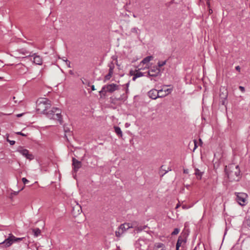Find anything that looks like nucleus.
Segmentation results:
<instances>
[{"instance_id":"obj_1","label":"nucleus","mask_w":250,"mask_h":250,"mask_svg":"<svg viewBox=\"0 0 250 250\" xmlns=\"http://www.w3.org/2000/svg\"><path fill=\"white\" fill-rule=\"evenodd\" d=\"M225 170L230 181L239 180L240 170L238 165L234 164H229L226 167Z\"/></svg>"},{"instance_id":"obj_2","label":"nucleus","mask_w":250,"mask_h":250,"mask_svg":"<svg viewBox=\"0 0 250 250\" xmlns=\"http://www.w3.org/2000/svg\"><path fill=\"white\" fill-rule=\"evenodd\" d=\"M51 105V101L47 98L39 99L37 101L36 110L39 113L46 114V110Z\"/></svg>"},{"instance_id":"obj_3","label":"nucleus","mask_w":250,"mask_h":250,"mask_svg":"<svg viewBox=\"0 0 250 250\" xmlns=\"http://www.w3.org/2000/svg\"><path fill=\"white\" fill-rule=\"evenodd\" d=\"M47 118L50 119L57 120L60 124L62 123V116L61 109L58 108H53L51 110L48 111L46 114Z\"/></svg>"},{"instance_id":"obj_4","label":"nucleus","mask_w":250,"mask_h":250,"mask_svg":"<svg viewBox=\"0 0 250 250\" xmlns=\"http://www.w3.org/2000/svg\"><path fill=\"white\" fill-rule=\"evenodd\" d=\"M24 238V237L17 238L12 233H10L8 237L4 241L0 243V245H2L5 248H7L11 246L13 243L21 241Z\"/></svg>"},{"instance_id":"obj_5","label":"nucleus","mask_w":250,"mask_h":250,"mask_svg":"<svg viewBox=\"0 0 250 250\" xmlns=\"http://www.w3.org/2000/svg\"><path fill=\"white\" fill-rule=\"evenodd\" d=\"M163 92V89L157 90L155 89L150 90L148 92V96L152 99L155 100L157 98H163L167 96V94H161Z\"/></svg>"},{"instance_id":"obj_6","label":"nucleus","mask_w":250,"mask_h":250,"mask_svg":"<svg viewBox=\"0 0 250 250\" xmlns=\"http://www.w3.org/2000/svg\"><path fill=\"white\" fill-rule=\"evenodd\" d=\"M166 63H158L156 66L151 67L149 69L147 74L150 77H156L160 72V67L163 66Z\"/></svg>"},{"instance_id":"obj_7","label":"nucleus","mask_w":250,"mask_h":250,"mask_svg":"<svg viewBox=\"0 0 250 250\" xmlns=\"http://www.w3.org/2000/svg\"><path fill=\"white\" fill-rule=\"evenodd\" d=\"M119 86L116 84L111 83L104 85L101 91H99L100 94L104 92L112 93L118 89Z\"/></svg>"},{"instance_id":"obj_8","label":"nucleus","mask_w":250,"mask_h":250,"mask_svg":"<svg viewBox=\"0 0 250 250\" xmlns=\"http://www.w3.org/2000/svg\"><path fill=\"white\" fill-rule=\"evenodd\" d=\"M17 151L30 160H33L34 158V156L27 149L23 148L22 146H19L17 148Z\"/></svg>"},{"instance_id":"obj_9","label":"nucleus","mask_w":250,"mask_h":250,"mask_svg":"<svg viewBox=\"0 0 250 250\" xmlns=\"http://www.w3.org/2000/svg\"><path fill=\"white\" fill-rule=\"evenodd\" d=\"M248 195L245 193H237L236 194V200L241 206H244L247 203Z\"/></svg>"},{"instance_id":"obj_10","label":"nucleus","mask_w":250,"mask_h":250,"mask_svg":"<svg viewBox=\"0 0 250 250\" xmlns=\"http://www.w3.org/2000/svg\"><path fill=\"white\" fill-rule=\"evenodd\" d=\"M24 59V61L25 62L30 61L32 62H42V57L36 53L28 57H26Z\"/></svg>"},{"instance_id":"obj_11","label":"nucleus","mask_w":250,"mask_h":250,"mask_svg":"<svg viewBox=\"0 0 250 250\" xmlns=\"http://www.w3.org/2000/svg\"><path fill=\"white\" fill-rule=\"evenodd\" d=\"M72 161L73 170L76 173L82 166L81 161H79L74 157L72 158Z\"/></svg>"},{"instance_id":"obj_12","label":"nucleus","mask_w":250,"mask_h":250,"mask_svg":"<svg viewBox=\"0 0 250 250\" xmlns=\"http://www.w3.org/2000/svg\"><path fill=\"white\" fill-rule=\"evenodd\" d=\"M129 74L130 76H133L132 80L135 81V80L139 77H142L144 75V74L138 70H131L129 71Z\"/></svg>"},{"instance_id":"obj_13","label":"nucleus","mask_w":250,"mask_h":250,"mask_svg":"<svg viewBox=\"0 0 250 250\" xmlns=\"http://www.w3.org/2000/svg\"><path fill=\"white\" fill-rule=\"evenodd\" d=\"M109 69L108 73L104 77V82H105L106 81L109 80L111 77H112L113 74V69H114V63H111L108 65Z\"/></svg>"},{"instance_id":"obj_14","label":"nucleus","mask_w":250,"mask_h":250,"mask_svg":"<svg viewBox=\"0 0 250 250\" xmlns=\"http://www.w3.org/2000/svg\"><path fill=\"white\" fill-rule=\"evenodd\" d=\"M120 229L123 230V232L124 233L126 230L130 228H133L134 226L132 223H124L121 225L120 226Z\"/></svg>"},{"instance_id":"obj_15","label":"nucleus","mask_w":250,"mask_h":250,"mask_svg":"<svg viewBox=\"0 0 250 250\" xmlns=\"http://www.w3.org/2000/svg\"><path fill=\"white\" fill-rule=\"evenodd\" d=\"M81 212V207L78 204H77L73 208L72 213H73L74 215H77L78 214H79Z\"/></svg>"},{"instance_id":"obj_16","label":"nucleus","mask_w":250,"mask_h":250,"mask_svg":"<svg viewBox=\"0 0 250 250\" xmlns=\"http://www.w3.org/2000/svg\"><path fill=\"white\" fill-rule=\"evenodd\" d=\"M137 243L140 245V249L142 250H146L147 249V246H144L146 244V241L144 239H139Z\"/></svg>"},{"instance_id":"obj_17","label":"nucleus","mask_w":250,"mask_h":250,"mask_svg":"<svg viewBox=\"0 0 250 250\" xmlns=\"http://www.w3.org/2000/svg\"><path fill=\"white\" fill-rule=\"evenodd\" d=\"M114 130L116 134L119 136L120 137H122L123 136V133L122 131L119 126H115L114 127Z\"/></svg>"},{"instance_id":"obj_18","label":"nucleus","mask_w":250,"mask_h":250,"mask_svg":"<svg viewBox=\"0 0 250 250\" xmlns=\"http://www.w3.org/2000/svg\"><path fill=\"white\" fill-rule=\"evenodd\" d=\"M132 224H133V225L135 227H134L133 228H135V231H136L137 232L141 231L142 230H143L144 229H145L146 228V226H144L143 227H137L136 226V222L132 223Z\"/></svg>"},{"instance_id":"obj_19","label":"nucleus","mask_w":250,"mask_h":250,"mask_svg":"<svg viewBox=\"0 0 250 250\" xmlns=\"http://www.w3.org/2000/svg\"><path fill=\"white\" fill-rule=\"evenodd\" d=\"M186 242V238L184 236H180L178 239L177 243H180L179 245L181 246L183 243H185Z\"/></svg>"},{"instance_id":"obj_20","label":"nucleus","mask_w":250,"mask_h":250,"mask_svg":"<svg viewBox=\"0 0 250 250\" xmlns=\"http://www.w3.org/2000/svg\"><path fill=\"white\" fill-rule=\"evenodd\" d=\"M195 174L197 177V178L200 180L202 178L203 172H201L198 169L196 168L195 169Z\"/></svg>"},{"instance_id":"obj_21","label":"nucleus","mask_w":250,"mask_h":250,"mask_svg":"<svg viewBox=\"0 0 250 250\" xmlns=\"http://www.w3.org/2000/svg\"><path fill=\"white\" fill-rule=\"evenodd\" d=\"M165 249V246L163 243H157L155 244L154 250Z\"/></svg>"},{"instance_id":"obj_22","label":"nucleus","mask_w":250,"mask_h":250,"mask_svg":"<svg viewBox=\"0 0 250 250\" xmlns=\"http://www.w3.org/2000/svg\"><path fill=\"white\" fill-rule=\"evenodd\" d=\"M153 57L152 56H149L146 57L145 59H144L143 60H142L141 62H149L150 61H153Z\"/></svg>"},{"instance_id":"obj_23","label":"nucleus","mask_w":250,"mask_h":250,"mask_svg":"<svg viewBox=\"0 0 250 250\" xmlns=\"http://www.w3.org/2000/svg\"><path fill=\"white\" fill-rule=\"evenodd\" d=\"M244 225L247 226L250 229V217L246 218L244 222Z\"/></svg>"},{"instance_id":"obj_24","label":"nucleus","mask_w":250,"mask_h":250,"mask_svg":"<svg viewBox=\"0 0 250 250\" xmlns=\"http://www.w3.org/2000/svg\"><path fill=\"white\" fill-rule=\"evenodd\" d=\"M34 235L36 237L38 236L41 234V230L39 228H36L33 229Z\"/></svg>"},{"instance_id":"obj_25","label":"nucleus","mask_w":250,"mask_h":250,"mask_svg":"<svg viewBox=\"0 0 250 250\" xmlns=\"http://www.w3.org/2000/svg\"><path fill=\"white\" fill-rule=\"evenodd\" d=\"M124 233L123 232V230H122L121 229H120V227H119L118 230L115 231V235L117 237H120L122 234Z\"/></svg>"},{"instance_id":"obj_26","label":"nucleus","mask_w":250,"mask_h":250,"mask_svg":"<svg viewBox=\"0 0 250 250\" xmlns=\"http://www.w3.org/2000/svg\"><path fill=\"white\" fill-rule=\"evenodd\" d=\"M172 91V89L167 88L165 89H163V92H164L165 94H167V95L168 94L170 93Z\"/></svg>"},{"instance_id":"obj_27","label":"nucleus","mask_w":250,"mask_h":250,"mask_svg":"<svg viewBox=\"0 0 250 250\" xmlns=\"http://www.w3.org/2000/svg\"><path fill=\"white\" fill-rule=\"evenodd\" d=\"M163 166H162L161 167V169H160V172H161L162 171H165V172L163 174H162V176H163L166 173H167L168 171H170L171 169H169V168H168V170H166L165 169H163Z\"/></svg>"},{"instance_id":"obj_28","label":"nucleus","mask_w":250,"mask_h":250,"mask_svg":"<svg viewBox=\"0 0 250 250\" xmlns=\"http://www.w3.org/2000/svg\"><path fill=\"white\" fill-rule=\"evenodd\" d=\"M180 231V229L178 228H175L173 231L171 233V235H176Z\"/></svg>"},{"instance_id":"obj_29","label":"nucleus","mask_w":250,"mask_h":250,"mask_svg":"<svg viewBox=\"0 0 250 250\" xmlns=\"http://www.w3.org/2000/svg\"><path fill=\"white\" fill-rule=\"evenodd\" d=\"M21 180L24 184H26L29 182V181L25 178H22Z\"/></svg>"},{"instance_id":"obj_30","label":"nucleus","mask_w":250,"mask_h":250,"mask_svg":"<svg viewBox=\"0 0 250 250\" xmlns=\"http://www.w3.org/2000/svg\"><path fill=\"white\" fill-rule=\"evenodd\" d=\"M221 95H222L221 94H220V96L221 97V98L224 99V100H225L227 97L228 93L227 91L226 92L225 94L224 95V97H221Z\"/></svg>"},{"instance_id":"obj_31","label":"nucleus","mask_w":250,"mask_h":250,"mask_svg":"<svg viewBox=\"0 0 250 250\" xmlns=\"http://www.w3.org/2000/svg\"><path fill=\"white\" fill-rule=\"evenodd\" d=\"M197 143L196 140H194V147L193 148V151H194L195 149L197 147Z\"/></svg>"},{"instance_id":"obj_32","label":"nucleus","mask_w":250,"mask_h":250,"mask_svg":"<svg viewBox=\"0 0 250 250\" xmlns=\"http://www.w3.org/2000/svg\"><path fill=\"white\" fill-rule=\"evenodd\" d=\"M64 130L65 133H70V130L66 127H64Z\"/></svg>"},{"instance_id":"obj_33","label":"nucleus","mask_w":250,"mask_h":250,"mask_svg":"<svg viewBox=\"0 0 250 250\" xmlns=\"http://www.w3.org/2000/svg\"><path fill=\"white\" fill-rule=\"evenodd\" d=\"M239 88L242 92H244L245 91V88L243 86H239Z\"/></svg>"},{"instance_id":"obj_34","label":"nucleus","mask_w":250,"mask_h":250,"mask_svg":"<svg viewBox=\"0 0 250 250\" xmlns=\"http://www.w3.org/2000/svg\"><path fill=\"white\" fill-rule=\"evenodd\" d=\"M180 245V243H176V250H179V248L181 247Z\"/></svg>"},{"instance_id":"obj_35","label":"nucleus","mask_w":250,"mask_h":250,"mask_svg":"<svg viewBox=\"0 0 250 250\" xmlns=\"http://www.w3.org/2000/svg\"><path fill=\"white\" fill-rule=\"evenodd\" d=\"M17 134H19V135H21L23 136H26V135L25 134L22 133L21 132H17Z\"/></svg>"},{"instance_id":"obj_36","label":"nucleus","mask_w":250,"mask_h":250,"mask_svg":"<svg viewBox=\"0 0 250 250\" xmlns=\"http://www.w3.org/2000/svg\"><path fill=\"white\" fill-rule=\"evenodd\" d=\"M9 143L11 145L13 146L15 144V141H9Z\"/></svg>"},{"instance_id":"obj_37","label":"nucleus","mask_w":250,"mask_h":250,"mask_svg":"<svg viewBox=\"0 0 250 250\" xmlns=\"http://www.w3.org/2000/svg\"><path fill=\"white\" fill-rule=\"evenodd\" d=\"M235 69H236L237 71H238L240 72V66H236V67H235Z\"/></svg>"},{"instance_id":"obj_38","label":"nucleus","mask_w":250,"mask_h":250,"mask_svg":"<svg viewBox=\"0 0 250 250\" xmlns=\"http://www.w3.org/2000/svg\"><path fill=\"white\" fill-rule=\"evenodd\" d=\"M23 113L18 114H17L16 116L17 117H21L23 115Z\"/></svg>"},{"instance_id":"obj_39","label":"nucleus","mask_w":250,"mask_h":250,"mask_svg":"<svg viewBox=\"0 0 250 250\" xmlns=\"http://www.w3.org/2000/svg\"><path fill=\"white\" fill-rule=\"evenodd\" d=\"M6 136H7L6 141H7V142L9 143V141H10L11 140H9L8 138L9 135L8 134H7Z\"/></svg>"},{"instance_id":"obj_40","label":"nucleus","mask_w":250,"mask_h":250,"mask_svg":"<svg viewBox=\"0 0 250 250\" xmlns=\"http://www.w3.org/2000/svg\"><path fill=\"white\" fill-rule=\"evenodd\" d=\"M69 73L71 75H74V73H73V71H72V70H70L69 71Z\"/></svg>"},{"instance_id":"obj_41","label":"nucleus","mask_w":250,"mask_h":250,"mask_svg":"<svg viewBox=\"0 0 250 250\" xmlns=\"http://www.w3.org/2000/svg\"><path fill=\"white\" fill-rule=\"evenodd\" d=\"M91 89H92V90H93V91L95 90V86H94V85H92L91 86Z\"/></svg>"},{"instance_id":"obj_42","label":"nucleus","mask_w":250,"mask_h":250,"mask_svg":"<svg viewBox=\"0 0 250 250\" xmlns=\"http://www.w3.org/2000/svg\"><path fill=\"white\" fill-rule=\"evenodd\" d=\"M184 173H188V169H184Z\"/></svg>"},{"instance_id":"obj_43","label":"nucleus","mask_w":250,"mask_h":250,"mask_svg":"<svg viewBox=\"0 0 250 250\" xmlns=\"http://www.w3.org/2000/svg\"><path fill=\"white\" fill-rule=\"evenodd\" d=\"M66 64L67 65V67H70L71 66H70V63H66Z\"/></svg>"},{"instance_id":"obj_44","label":"nucleus","mask_w":250,"mask_h":250,"mask_svg":"<svg viewBox=\"0 0 250 250\" xmlns=\"http://www.w3.org/2000/svg\"><path fill=\"white\" fill-rule=\"evenodd\" d=\"M212 13V10L211 9L209 10V14H211Z\"/></svg>"},{"instance_id":"obj_45","label":"nucleus","mask_w":250,"mask_h":250,"mask_svg":"<svg viewBox=\"0 0 250 250\" xmlns=\"http://www.w3.org/2000/svg\"><path fill=\"white\" fill-rule=\"evenodd\" d=\"M207 4H208V7H209V6H210V3H209V1H208V0L207 1Z\"/></svg>"},{"instance_id":"obj_46","label":"nucleus","mask_w":250,"mask_h":250,"mask_svg":"<svg viewBox=\"0 0 250 250\" xmlns=\"http://www.w3.org/2000/svg\"><path fill=\"white\" fill-rule=\"evenodd\" d=\"M165 250V249L162 248L161 249H156V250Z\"/></svg>"},{"instance_id":"obj_47","label":"nucleus","mask_w":250,"mask_h":250,"mask_svg":"<svg viewBox=\"0 0 250 250\" xmlns=\"http://www.w3.org/2000/svg\"><path fill=\"white\" fill-rule=\"evenodd\" d=\"M62 61H63V62H66L67 60V59H63V60H62Z\"/></svg>"},{"instance_id":"obj_48","label":"nucleus","mask_w":250,"mask_h":250,"mask_svg":"<svg viewBox=\"0 0 250 250\" xmlns=\"http://www.w3.org/2000/svg\"><path fill=\"white\" fill-rule=\"evenodd\" d=\"M19 191L15 192L14 193V194H15V195H17V194H18V193H19Z\"/></svg>"},{"instance_id":"obj_49","label":"nucleus","mask_w":250,"mask_h":250,"mask_svg":"<svg viewBox=\"0 0 250 250\" xmlns=\"http://www.w3.org/2000/svg\"><path fill=\"white\" fill-rule=\"evenodd\" d=\"M25 245L27 247V249H29V245H27L26 244H25Z\"/></svg>"},{"instance_id":"obj_50","label":"nucleus","mask_w":250,"mask_h":250,"mask_svg":"<svg viewBox=\"0 0 250 250\" xmlns=\"http://www.w3.org/2000/svg\"><path fill=\"white\" fill-rule=\"evenodd\" d=\"M199 141H200V143H202V141L201 139H199Z\"/></svg>"},{"instance_id":"obj_51","label":"nucleus","mask_w":250,"mask_h":250,"mask_svg":"<svg viewBox=\"0 0 250 250\" xmlns=\"http://www.w3.org/2000/svg\"><path fill=\"white\" fill-rule=\"evenodd\" d=\"M197 247H195L193 250H197Z\"/></svg>"},{"instance_id":"obj_52","label":"nucleus","mask_w":250,"mask_h":250,"mask_svg":"<svg viewBox=\"0 0 250 250\" xmlns=\"http://www.w3.org/2000/svg\"><path fill=\"white\" fill-rule=\"evenodd\" d=\"M36 64H39V65H41L42 64V63H35Z\"/></svg>"},{"instance_id":"obj_53","label":"nucleus","mask_w":250,"mask_h":250,"mask_svg":"<svg viewBox=\"0 0 250 250\" xmlns=\"http://www.w3.org/2000/svg\"><path fill=\"white\" fill-rule=\"evenodd\" d=\"M83 158H83V157L81 158V161H83Z\"/></svg>"},{"instance_id":"obj_54","label":"nucleus","mask_w":250,"mask_h":250,"mask_svg":"<svg viewBox=\"0 0 250 250\" xmlns=\"http://www.w3.org/2000/svg\"><path fill=\"white\" fill-rule=\"evenodd\" d=\"M161 94H165L164 92H162Z\"/></svg>"},{"instance_id":"obj_55","label":"nucleus","mask_w":250,"mask_h":250,"mask_svg":"<svg viewBox=\"0 0 250 250\" xmlns=\"http://www.w3.org/2000/svg\"><path fill=\"white\" fill-rule=\"evenodd\" d=\"M179 205H177L176 208H178V207H179Z\"/></svg>"},{"instance_id":"obj_56","label":"nucleus","mask_w":250,"mask_h":250,"mask_svg":"<svg viewBox=\"0 0 250 250\" xmlns=\"http://www.w3.org/2000/svg\"><path fill=\"white\" fill-rule=\"evenodd\" d=\"M15 103H17V100H15Z\"/></svg>"},{"instance_id":"obj_57","label":"nucleus","mask_w":250,"mask_h":250,"mask_svg":"<svg viewBox=\"0 0 250 250\" xmlns=\"http://www.w3.org/2000/svg\"><path fill=\"white\" fill-rule=\"evenodd\" d=\"M15 103H17V100H15Z\"/></svg>"},{"instance_id":"obj_58","label":"nucleus","mask_w":250,"mask_h":250,"mask_svg":"<svg viewBox=\"0 0 250 250\" xmlns=\"http://www.w3.org/2000/svg\"><path fill=\"white\" fill-rule=\"evenodd\" d=\"M222 102H223V104H224V101H222Z\"/></svg>"},{"instance_id":"obj_59","label":"nucleus","mask_w":250,"mask_h":250,"mask_svg":"<svg viewBox=\"0 0 250 250\" xmlns=\"http://www.w3.org/2000/svg\"><path fill=\"white\" fill-rule=\"evenodd\" d=\"M13 99H15V97H13Z\"/></svg>"},{"instance_id":"obj_60","label":"nucleus","mask_w":250,"mask_h":250,"mask_svg":"<svg viewBox=\"0 0 250 250\" xmlns=\"http://www.w3.org/2000/svg\"><path fill=\"white\" fill-rule=\"evenodd\" d=\"M83 83L84 84L85 82H83Z\"/></svg>"},{"instance_id":"obj_61","label":"nucleus","mask_w":250,"mask_h":250,"mask_svg":"<svg viewBox=\"0 0 250 250\" xmlns=\"http://www.w3.org/2000/svg\"><path fill=\"white\" fill-rule=\"evenodd\" d=\"M83 83L84 84L85 82H83Z\"/></svg>"}]
</instances>
